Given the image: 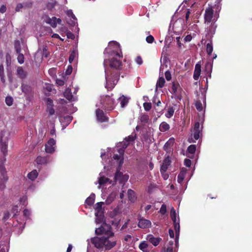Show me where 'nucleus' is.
<instances>
[{
    "label": "nucleus",
    "instance_id": "1",
    "mask_svg": "<svg viewBox=\"0 0 252 252\" xmlns=\"http://www.w3.org/2000/svg\"><path fill=\"white\" fill-rule=\"evenodd\" d=\"M123 55L120 49L113 50L110 53V57L108 60H104V65L108 63L109 66L115 71L105 70V78L106 81V87L111 89L114 87L120 77L119 69L122 65V59Z\"/></svg>",
    "mask_w": 252,
    "mask_h": 252
},
{
    "label": "nucleus",
    "instance_id": "2",
    "mask_svg": "<svg viewBox=\"0 0 252 252\" xmlns=\"http://www.w3.org/2000/svg\"><path fill=\"white\" fill-rule=\"evenodd\" d=\"M91 243L96 248L103 250H109L114 247L116 245V239L106 238V236L94 237L91 240Z\"/></svg>",
    "mask_w": 252,
    "mask_h": 252
},
{
    "label": "nucleus",
    "instance_id": "3",
    "mask_svg": "<svg viewBox=\"0 0 252 252\" xmlns=\"http://www.w3.org/2000/svg\"><path fill=\"white\" fill-rule=\"evenodd\" d=\"M95 232L97 235H104L106 238L112 237V238L116 239L114 236V233L112 231V227L109 224L105 222L98 228L95 229Z\"/></svg>",
    "mask_w": 252,
    "mask_h": 252
},
{
    "label": "nucleus",
    "instance_id": "4",
    "mask_svg": "<svg viewBox=\"0 0 252 252\" xmlns=\"http://www.w3.org/2000/svg\"><path fill=\"white\" fill-rule=\"evenodd\" d=\"M202 127L200 126L199 122H196L195 123L193 128V138L190 137L188 139V142L189 143H194L195 140H198L201 136H202Z\"/></svg>",
    "mask_w": 252,
    "mask_h": 252
},
{
    "label": "nucleus",
    "instance_id": "5",
    "mask_svg": "<svg viewBox=\"0 0 252 252\" xmlns=\"http://www.w3.org/2000/svg\"><path fill=\"white\" fill-rule=\"evenodd\" d=\"M101 103L107 110H112L114 108V100L109 95H105L102 98Z\"/></svg>",
    "mask_w": 252,
    "mask_h": 252
},
{
    "label": "nucleus",
    "instance_id": "6",
    "mask_svg": "<svg viewBox=\"0 0 252 252\" xmlns=\"http://www.w3.org/2000/svg\"><path fill=\"white\" fill-rule=\"evenodd\" d=\"M0 189L3 190L5 188V183L8 180L5 168L3 165H0Z\"/></svg>",
    "mask_w": 252,
    "mask_h": 252
},
{
    "label": "nucleus",
    "instance_id": "7",
    "mask_svg": "<svg viewBox=\"0 0 252 252\" xmlns=\"http://www.w3.org/2000/svg\"><path fill=\"white\" fill-rule=\"evenodd\" d=\"M204 21L205 23H210L215 20L214 11L212 7L210 6L206 8L204 13Z\"/></svg>",
    "mask_w": 252,
    "mask_h": 252
},
{
    "label": "nucleus",
    "instance_id": "8",
    "mask_svg": "<svg viewBox=\"0 0 252 252\" xmlns=\"http://www.w3.org/2000/svg\"><path fill=\"white\" fill-rule=\"evenodd\" d=\"M0 146L1 152L4 156H6L7 154L8 139L7 138L3 139L2 133L0 134Z\"/></svg>",
    "mask_w": 252,
    "mask_h": 252
},
{
    "label": "nucleus",
    "instance_id": "9",
    "mask_svg": "<svg viewBox=\"0 0 252 252\" xmlns=\"http://www.w3.org/2000/svg\"><path fill=\"white\" fill-rule=\"evenodd\" d=\"M97 120L100 123L108 122L109 118L107 117L103 110L98 108L95 111Z\"/></svg>",
    "mask_w": 252,
    "mask_h": 252
},
{
    "label": "nucleus",
    "instance_id": "10",
    "mask_svg": "<svg viewBox=\"0 0 252 252\" xmlns=\"http://www.w3.org/2000/svg\"><path fill=\"white\" fill-rule=\"evenodd\" d=\"M152 223L150 220L144 219L141 216L138 219V226L141 228H146L151 227Z\"/></svg>",
    "mask_w": 252,
    "mask_h": 252
},
{
    "label": "nucleus",
    "instance_id": "11",
    "mask_svg": "<svg viewBox=\"0 0 252 252\" xmlns=\"http://www.w3.org/2000/svg\"><path fill=\"white\" fill-rule=\"evenodd\" d=\"M56 144L55 140L53 138H50L45 145V150L46 153L52 154L55 151L54 145Z\"/></svg>",
    "mask_w": 252,
    "mask_h": 252
},
{
    "label": "nucleus",
    "instance_id": "12",
    "mask_svg": "<svg viewBox=\"0 0 252 252\" xmlns=\"http://www.w3.org/2000/svg\"><path fill=\"white\" fill-rule=\"evenodd\" d=\"M171 163V158L169 156H168L164 159L162 164L160 166V170H162L163 172L166 171L168 167L170 165Z\"/></svg>",
    "mask_w": 252,
    "mask_h": 252
},
{
    "label": "nucleus",
    "instance_id": "13",
    "mask_svg": "<svg viewBox=\"0 0 252 252\" xmlns=\"http://www.w3.org/2000/svg\"><path fill=\"white\" fill-rule=\"evenodd\" d=\"M16 75L19 78L24 79L27 76V72L22 66H18L16 70Z\"/></svg>",
    "mask_w": 252,
    "mask_h": 252
},
{
    "label": "nucleus",
    "instance_id": "14",
    "mask_svg": "<svg viewBox=\"0 0 252 252\" xmlns=\"http://www.w3.org/2000/svg\"><path fill=\"white\" fill-rule=\"evenodd\" d=\"M201 64L199 63L195 64L193 73V78L195 80H197L199 79L201 71Z\"/></svg>",
    "mask_w": 252,
    "mask_h": 252
},
{
    "label": "nucleus",
    "instance_id": "15",
    "mask_svg": "<svg viewBox=\"0 0 252 252\" xmlns=\"http://www.w3.org/2000/svg\"><path fill=\"white\" fill-rule=\"evenodd\" d=\"M175 142V140L174 138H170L165 143L163 146V149L167 152L170 151V150L172 147L173 146Z\"/></svg>",
    "mask_w": 252,
    "mask_h": 252
},
{
    "label": "nucleus",
    "instance_id": "16",
    "mask_svg": "<svg viewBox=\"0 0 252 252\" xmlns=\"http://www.w3.org/2000/svg\"><path fill=\"white\" fill-rule=\"evenodd\" d=\"M95 211V215L96 216V222L97 223H101L103 221L104 218V210Z\"/></svg>",
    "mask_w": 252,
    "mask_h": 252
},
{
    "label": "nucleus",
    "instance_id": "17",
    "mask_svg": "<svg viewBox=\"0 0 252 252\" xmlns=\"http://www.w3.org/2000/svg\"><path fill=\"white\" fill-rule=\"evenodd\" d=\"M161 240L162 239L161 238L154 237L153 235L149 237V241L154 246H157Z\"/></svg>",
    "mask_w": 252,
    "mask_h": 252
},
{
    "label": "nucleus",
    "instance_id": "18",
    "mask_svg": "<svg viewBox=\"0 0 252 252\" xmlns=\"http://www.w3.org/2000/svg\"><path fill=\"white\" fill-rule=\"evenodd\" d=\"M21 89L22 92L26 94H30L32 92V87L28 85L22 84Z\"/></svg>",
    "mask_w": 252,
    "mask_h": 252
},
{
    "label": "nucleus",
    "instance_id": "19",
    "mask_svg": "<svg viewBox=\"0 0 252 252\" xmlns=\"http://www.w3.org/2000/svg\"><path fill=\"white\" fill-rule=\"evenodd\" d=\"M159 130L161 132H165L170 129V126L165 122H162L159 125Z\"/></svg>",
    "mask_w": 252,
    "mask_h": 252
},
{
    "label": "nucleus",
    "instance_id": "20",
    "mask_svg": "<svg viewBox=\"0 0 252 252\" xmlns=\"http://www.w3.org/2000/svg\"><path fill=\"white\" fill-rule=\"evenodd\" d=\"M127 195L128 199L131 202H134L136 200V197L135 196V192L131 189H129L127 190Z\"/></svg>",
    "mask_w": 252,
    "mask_h": 252
},
{
    "label": "nucleus",
    "instance_id": "21",
    "mask_svg": "<svg viewBox=\"0 0 252 252\" xmlns=\"http://www.w3.org/2000/svg\"><path fill=\"white\" fill-rule=\"evenodd\" d=\"M36 161L38 164H45L48 162V158L46 157L38 156Z\"/></svg>",
    "mask_w": 252,
    "mask_h": 252
},
{
    "label": "nucleus",
    "instance_id": "22",
    "mask_svg": "<svg viewBox=\"0 0 252 252\" xmlns=\"http://www.w3.org/2000/svg\"><path fill=\"white\" fill-rule=\"evenodd\" d=\"M38 173L37 170L34 169L28 173L27 177L32 181H34L38 176Z\"/></svg>",
    "mask_w": 252,
    "mask_h": 252
},
{
    "label": "nucleus",
    "instance_id": "23",
    "mask_svg": "<svg viewBox=\"0 0 252 252\" xmlns=\"http://www.w3.org/2000/svg\"><path fill=\"white\" fill-rule=\"evenodd\" d=\"M175 109L173 106H169L167 110V112L165 113V116L167 118H171L174 115Z\"/></svg>",
    "mask_w": 252,
    "mask_h": 252
},
{
    "label": "nucleus",
    "instance_id": "24",
    "mask_svg": "<svg viewBox=\"0 0 252 252\" xmlns=\"http://www.w3.org/2000/svg\"><path fill=\"white\" fill-rule=\"evenodd\" d=\"M180 88V86L178 82H173L172 84V87H171V90H172L171 93L173 94H176L178 90Z\"/></svg>",
    "mask_w": 252,
    "mask_h": 252
},
{
    "label": "nucleus",
    "instance_id": "25",
    "mask_svg": "<svg viewBox=\"0 0 252 252\" xmlns=\"http://www.w3.org/2000/svg\"><path fill=\"white\" fill-rule=\"evenodd\" d=\"M57 18L56 17H53L50 18H49L47 20V23L50 24L53 28L57 27Z\"/></svg>",
    "mask_w": 252,
    "mask_h": 252
},
{
    "label": "nucleus",
    "instance_id": "26",
    "mask_svg": "<svg viewBox=\"0 0 252 252\" xmlns=\"http://www.w3.org/2000/svg\"><path fill=\"white\" fill-rule=\"evenodd\" d=\"M94 197H95L94 194H91L89 197H88L86 199V200L85 201L86 203L89 206L92 205L94 203Z\"/></svg>",
    "mask_w": 252,
    "mask_h": 252
},
{
    "label": "nucleus",
    "instance_id": "27",
    "mask_svg": "<svg viewBox=\"0 0 252 252\" xmlns=\"http://www.w3.org/2000/svg\"><path fill=\"white\" fill-rule=\"evenodd\" d=\"M119 100L120 101V104L122 107H125V106L127 105L128 102V98L124 95L119 98Z\"/></svg>",
    "mask_w": 252,
    "mask_h": 252
},
{
    "label": "nucleus",
    "instance_id": "28",
    "mask_svg": "<svg viewBox=\"0 0 252 252\" xmlns=\"http://www.w3.org/2000/svg\"><path fill=\"white\" fill-rule=\"evenodd\" d=\"M165 83V81L164 78L163 77H160L157 82L156 87L162 88L163 87Z\"/></svg>",
    "mask_w": 252,
    "mask_h": 252
},
{
    "label": "nucleus",
    "instance_id": "29",
    "mask_svg": "<svg viewBox=\"0 0 252 252\" xmlns=\"http://www.w3.org/2000/svg\"><path fill=\"white\" fill-rule=\"evenodd\" d=\"M148 244L146 241L142 242L139 245V248L143 252H147L148 251Z\"/></svg>",
    "mask_w": 252,
    "mask_h": 252
},
{
    "label": "nucleus",
    "instance_id": "30",
    "mask_svg": "<svg viewBox=\"0 0 252 252\" xmlns=\"http://www.w3.org/2000/svg\"><path fill=\"white\" fill-rule=\"evenodd\" d=\"M196 150V146L195 145H190L189 146L187 149V152L188 154H190L191 155H193Z\"/></svg>",
    "mask_w": 252,
    "mask_h": 252
},
{
    "label": "nucleus",
    "instance_id": "31",
    "mask_svg": "<svg viewBox=\"0 0 252 252\" xmlns=\"http://www.w3.org/2000/svg\"><path fill=\"white\" fill-rule=\"evenodd\" d=\"M213 50V44H212V41H210L209 43H208L207 44L206 51H207V54L209 55H210L212 54Z\"/></svg>",
    "mask_w": 252,
    "mask_h": 252
},
{
    "label": "nucleus",
    "instance_id": "32",
    "mask_svg": "<svg viewBox=\"0 0 252 252\" xmlns=\"http://www.w3.org/2000/svg\"><path fill=\"white\" fill-rule=\"evenodd\" d=\"M174 223V228L175 231L176 238L179 235L180 232V224L179 222L175 221Z\"/></svg>",
    "mask_w": 252,
    "mask_h": 252
},
{
    "label": "nucleus",
    "instance_id": "33",
    "mask_svg": "<svg viewBox=\"0 0 252 252\" xmlns=\"http://www.w3.org/2000/svg\"><path fill=\"white\" fill-rule=\"evenodd\" d=\"M140 120L142 123H147L149 120V117L148 114H144L140 117Z\"/></svg>",
    "mask_w": 252,
    "mask_h": 252
},
{
    "label": "nucleus",
    "instance_id": "34",
    "mask_svg": "<svg viewBox=\"0 0 252 252\" xmlns=\"http://www.w3.org/2000/svg\"><path fill=\"white\" fill-rule=\"evenodd\" d=\"M109 180V179L104 177L102 176L99 178L98 183L100 185H102L106 183Z\"/></svg>",
    "mask_w": 252,
    "mask_h": 252
},
{
    "label": "nucleus",
    "instance_id": "35",
    "mask_svg": "<svg viewBox=\"0 0 252 252\" xmlns=\"http://www.w3.org/2000/svg\"><path fill=\"white\" fill-rule=\"evenodd\" d=\"M170 216L171 218L173 221V222H175L176 221V213L174 208H172L170 211Z\"/></svg>",
    "mask_w": 252,
    "mask_h": 252
},
{
    "label": "nucleus",
    "instance_id": "36",
    "mask_svg": "<svg viewBox=\"0 0 252 252\" xmlns=\"http://www.w3.org/2000/svg\"><path fill=\"white\" fill-rule=\"evenodd\" d=\"M153 103H154L157 107L161 106V102L159 99L157 97H154L152 100Z\"/></svg>",
    "mask_w": 252,
    "mask_h": 252
},
{
    "label": "nucleus",
    "instance_id": "37",
    "mask_svg": "<svg viewBox=\"0 0 252 252\" xmlns=\"http://www.w3.org/2000/svg\"><path fill=\"white\" fill-rule=\"evenodd\" d=\"M216 28V26L215 25V23L211 24L210 27H209L208 33L211 34H213L215 32V30Z\"/></svg>",
    "mask_w": 252,
    "mask_h": 252
},
{
    "label": "nucleus",
    "instance_id": "38",
    "mask_svg": "<svg viewBox=\"0 0 252 252\" xmlns=\"http://www.w3.org/2000/svg\"><path fill=\"white\" fill-rule=\"evenodd\" d=\"M53 106H47L46 108V112L48 113L50 116H52L55 114V110Z\"/></svg>",
    "mask_w": 252,
    "mask_h": 252
},
{
    "label": "nucleus",
    "instance_id": "39",
    "mask_svg": "<svg viewBox=\"0 0 252 252\" xmlns=\"http://www.w3.org/2000/svg\"><path fill=\"white\" fill-rule=\"evenodd\" d=\"M143 107L145 111H149L152 108V103L151 102H144Z\"/></svg>",
    "mask_w": 252,
    "mask_h": 252
},
{
    "label": "nucleus",
    "instance_id": "40",
    "mask_svg": "<svg viewBox=\"0 0 252 252\" xmlns=\"http://www.w3.org/2000/svg\"><path fill=\"white\" fill-rule=\"evenodd\" d=\"M104 203L102 202H97L95 204V211L104 210L102 208V205Z\"/></svg>",
    "mask_w": 252,
    "mask_h": 252
},
{
    "label": "nucleus",
    "instance_id": "41",
    "mask_svg": "<svg viewBox=\"0 0 252 252\" xmlns=\"http://www.w3.org/2000/svg\"><path fill=\"white\" fill-rule=\"evenodd\" d=\"M13 99L11 96H6L5 98V103L6 104L10 106H11L13 104Z\"/></svg>",
    "mask_w": 252,
    "mask_h": 252
},
{
    "label": "nucleus",
    "instance_id": "42",
    "mask_svg": "<svg viewBox=\"0 0 252 252\" xmlns=\"http://www.w3.org/2000/svg\"><path fill=\"white\" fill-rule=\"evenodd\" d=\"M76 52L75 51H73L71 52V54L69 55L68 61L69 63H72V62L74 61L75 57H76Z\"/></svg>",
    "mask_w": 252,
    "mask_h": 252
},
{
    "label": "nucleus",
    "instance_id": "43",
    "mask_svg": "<svg viewBox=\"0 0 252 252\" xmlns=\"http://www.w3.org/2000/svg\"><path fill=\"white\" fill-rule=\"evenodd\" d=\"M24 56L23 54L19 53L18 57H17V60L19 63L22 64L24 62Z\"/></svg>",
    "mask_w": 252,
    "mask_h": 252
},
{
    "label": "nucleus",
    "instance_id": "44",
    "mask_svg": "<svg viewBox=\"0 0 252 252\" xmlns=\"http://www.w3.org/2000/svg\"><path fill=\"white\" fill-rule=\"evenodd\" d=\"M64 97L68 100H70L73 97L72 94L70 92L66 91L64 94Z\"/></svg>",
    "mask_w": 252,
    "mask_h": 252
},
{
    "label": "nucleus",
    "instance_id": "45",
    "mask_svg": "<svg viewBox=\"0 0 252 252\" xmlns=\"http://www.w3.org/2000/svg\"><path fill=\"white\" fill-rule=\"evenodd\" d=\"M195 106L196 109L198 111H201L202 110V109H203L202 104L200 101H196V102L195 103Z\"/></svg>",
    "mask_w": 252,
    "mask_h": 252
},
{
    "label": "nucleus",
    "instance_id": "46",
    "mask_svg": "<svg viewBox=\"0 0 252 252\" xmlns=\"http://www.w3.org/2000/svg\"><path fill=\"white\" fill-rule=\"evenodd\" d=\"M44 100L46 103L47 106H54L53 101L51 98H45Z\"/></svg>",
    "mask_w": 252,
    "mask_h": 252
},
{
    "label": "nucleus",
    "instance_id": "47",
    "mask_svg": "<svg viewBox=\"0 0 252 252\" xmlns=\"http://www.w3.org/2000/svg\"><path fill=\"white\" fill-rule=\"evenodd\" d=\"M167 212L166 210V206L165 204H162L160 208L159 212L162 215H164L166 214Z\"/></svg>",
    "mask_w": 252,
    "mask_h": 252
},
{
    "label": "nucleus",
    "instance_id": "48",
    "mask_svg": "<svg viewBox=\"0 0 252 252\" xmlns=\"http://www.w3.org/2000/svg\"><path fill=\"white\" fill-rule=\"evenodd\" d=\"M184 174L183 173H180L177 177V181L179 183L181 184L184 179Z\"/></svg>",
    "mask_w": 252,
    "mask_h": 252
},
{
    "label": "nucleus",
    "instance_id": "49",
    "mask_svg": "<svg viewBox=\"0 0 252 252\" xmlns=\"http://www.w3.org/2000/svg\"><path fill=\"white\" fill-rule=\"evenodd\" d=\"M135 139V136H133V135H129L127 137H126L125 140L126 141V142L129 143L130 142H133Z\"/></svg>",
    "mask_w": 252,
    "mask_h": 252
},
{
    "label": "nucleus",
    "instance_id": "50",
    "mask_svg": "<svg viewBox=\"0 0 252 252\" xmlns=\"http://www.w3.org/2000/svg\"><path fill=\"white\" fill-rule=\"evenodd\" d=\"M190 14V10L189 9H188L187 12L186 13V22L187 24L190 25V22L189 20V17Z\"/></svg>",
    "mask_w": 252,
    "mask_h": 252
},
{
    "label": "nucleus",
    "instance_id": "51",
    "mask_svg": "<svg viewBox=\"0 0 252 252\" xmlns=\"http://www.w3.org/2000/svg\"><path fill=\"white\" fill-rule=\"evenodd\" d=\"M146 40L148 43H152L154 41L155 39L153 35H149L146 37Z\"/></svg>",
    "mask_w": 252,
    "mask_h": 252
},
{
    "label": "nucleus",
    "instance_id": "52",
    "mask_svg": "<svg viewBox=\"0 0 252 252\" xmlns=\"http://www.w3.org/2000/svg\"><path fill=\"white\" fill-rule=\"evenodd\" d=\"M205 70H206V71H207L208 73H210V76L211 77V72L212 70V66H211V64L210 63H206L205 65Z\"/></svg>",
    "mask_w": 252,
    "mask_h": 252
},
{
    "label": "nucleus",
    "instance_id": "53",
    "mask_svg": "<svg viewBox=\"0 0 252 252\" xmlns=\"http://www.w3.org/2000/svg\"><path fill=\"white\" fill-rule=\"evenodd\" d=\"M66 14L70 19H75L76 18L71 10H68Z\"/></svg>",
    "mask_w": 252,
    "mask_h": 252
},
{
    "label": "nucleus",
    "instance_id": "54",
    "mask_svg": "<svg viewBox=\"0 0 252 252\" xmlns=\"http://www.w3.org/2000/svg\"><path fill=\"white\" fill-rule=\"evenodd\" d=\"M161 176L164 180H166L169 178V174L166 173V171H163L162 170H160Z\"/></svg>",
    "mask_w": 252,
    "mask_h": 252
},
{
    "label": "nucleus",
    "instance_id": "55",
    "mask_svg": "<svg viewBox=\"0 0 252 252\" xmlns=\"http://www.w3.org/2000/svg\"><path fill=\"white\" fill-rule=\"evenodd\" d=\"M76 21H77V18H76L75 19H70L69 20L67 21V23L71 26L73 27L75 25Z\"/></svg>",
    "mask_w": 252,
    "mask_h": 252
},
{
    "label": "nucleus",
    "instance_id": "56",
    "mask_svg": "<svg viewBox=\"0 0 252 252\" xmlns=\"http://www.w3.org/2000/svg\"><path fill=\"white\" fill-rule=\"evenodd\" d=\"M135 61L136 63L139 65H141L143 63V60L141 56H139L136 57Z\"/></svg>",
    "mask_w": 252,
    "mask_h": 252
},
{
    "label": "nucleus",
    "instance_id": "57",
    "mask_svg": "<svg viewBox=\"0 0 252 252\" xmlns=\"http://www.w3.org/2000/svg\"><path fill=\"white\" fill-rule=\"evenodd\" d=\"M49 55V52H48L46 47H45L43 49L42 56L45 58H47Z\"/></svg>",
    "mask_w": 252,
    "mask_h": 252
},
{
    "label": "nucleus",
    "instance_id": "58",
    "mask_svg": "<svg viewBox=\"0 0 252 252\" xmlns=\"http://www.w3.org/2000/svg\"><path fill=\"white\" fill-rule=\"evenodd\" d=\"M191 161L189 159L186 158L184 160V165L188 167H189L191 166Z\"/></svg>",
    "mask_w": 252,
    "mask_h": 252
},
{
    "label": "nucleus",
    "instance_id": "59",
    "mask_svg": "<svg viewBox=\"0 0 252 252\" xmlns=\"http://www.w3.org/2000/svg\"><path fill=\"white\" fill-rule=\"evenodd\" d=\"M165 76L167 81H169L171 79V74L169 70H167L165 72Z\"/></svg>",
    "mask_w": 252,
    "mask_h": 252
},
{
    "label": "nucleus",
    "instance_id": "60",
    "mask_svg": "<svg viewBox=\"0 0 252 252\" xmlns=\"http://www.w3.org/2000/svg\"><path fill=\"white\" fill-rule=\"evenodd\" d=\"M23 6H24V5L22 3H18L15 8V11L16 12L20 11V10L23 7Z\"/></svg>",
    "mask_w": 252,
    "mask_h": 252
},
{
    "label": "nucleus",
    "instance_id": "61",
    "mask_svg": "<svg viewBox=\"0 0 252 252\" xmlns=\"http://www.w3.org/2000/svg\"><path fill=\"white\" fill-rule=\"evenodd\" d=\"M72 71V67L71 65H68L67 69L65 71V73L66 75H70Z\"/></svg>",
    "mask_w": 252,
    "mask_h": 252
},
{
    "label": "nucleus",
    "instance_id": "62",
    "mask_svg": "<svg viewBox=\"0 0 252 252\" xmlns=\"http://www.w3.org/2000/svg\"><path fill=\"white\" fill-rule=\"evenodd\" d=\"M114 200V197L111 196H109L108 197H107V198L106 199V203L107 204H110Z\"/></svg>",
    "mask_w": 252,
    "mask_h": 252
},
{
    "label": "nucleus",
    "instance_id": "63",
    "mask_svg": "<svg viewBox=\"0 0 252 252\" xmlns=\"http://www.w3.org/2000/svg\"><path fill=\"white\" fill-rule=\"evenodd\" d=\"M118 152L119 154V155L121 157H124V153H125V149H124V148H120L118 150Z\"/></svg>",
    "mask_w": 252,
    "mask_h": 252
},
{
    "label": "nucleus",
    "instance_id": "64",
    "mask_svg": "<svg viewBox=\"0 0 252 252\" xmlns=\"http://www.w3.org/2000/svg\"><path fill=\"white\" fill-rule=\"evenodd\" d=\"M6 11V7L5 5H2L0 7V12L1 13H4Z\"/></svg>",
    "mask_w": 252,
    "mask_h": 252
}]
</instances>
